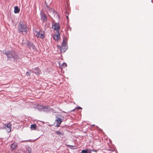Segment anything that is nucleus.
<instances>
[{"label": "nucleus", "instance_id": "nucleus-1", "mask_svg": "<svg viewBox=\"0 0 153 153\" xmlns=\"http://www.w3.org/2000/svg\"><path fill=\"white\" fill-rule=\"evenodd\" d=\"M17 30L18 32L20 33H25V34L27 33V28L26 25L23 21H20L18 26Z\"/></svg>", "mask_w": 153, "mask_h": 153}, {"label": "nucleus", "instance_id": "nucleus-2", "mask_svg": "<svg viewBox=\"0 0 153 153\" xmlns=\"http://www.w3.org/2000/svg\"><path fill=\"white\" fill-rule=\"evenodd\" d=\"M3 53L6 55L8 58H15L16 56L15 52L13 51H5Z\"/></svg>", "mask_w": 153, "mask_h": 153}, {"label": "nucleus", "instance_id": "nucleus-3", "mask_svg": "<svg viewBox=\"0 0 153 153\" xmlns=\"http://www.w3.org/2000/svg\"><path fill=\"white\" fill-rule=\"evenodd\" d=\"M34 34L38 38L39 37L42 39L45 38L44 32L43 30H40L39 31H35Z\"/></svg>", "mask_w": 153, "mask_h": 153}, {"label": "nucleus", "instance_id": "nucleus-4", "mask_svg": "<svg viewBox=\"0 0 153 153\" xmlns=\"http://www.w3.org/2000/svg\"><path fill=\"white\" fill-rule=\"evenodd\" d=\"M52 28L55 31L56 33H59L60 29L59 24L58 23H52Z\"/></svg>", "mask_w": 153, "mask_h": 153}, {"label": "nucleus", "instance_id": "nucleus-5", "mask_svg": "<svg viewBox=\"0 0 153 153\" xmlns=\"http://www.w3.org/2000/svg\"><path fill=\"white\" fill-rule=\"evenodd\" d=\"M41 20L43 22H46L47 21V18L46 15L42 12L40 14Z\"/></svg>", "mask_w": 153, "mask_h": 153}, {"label": "nucleus", "instance_id": "nucleus-6", "mask_svg": "<svg viewBox=\"0 0 153 153\" xmlns=\"http://www.w3.org/2000/svg\"><path fill=\"white\" fill-rule=\"evenodd\" d=\"M34 72L37 75H39L41 74V71L38 67H36L34 68Z\"/></svg>", "mask_w": 153, "mask_h": 153}, {"label": "nucleus", "instance_id": "nucleus-7", "mask_svg": "<svg viewBox=\"0 0 153 153\" xmlns=\"http://www.w3.org/2000/svg\"><path fill=\"white\" fill-rule=\"evenodd\" d=\"M60 50L61 52H65V51L67 49V47L64 46H61L60 47Z\"/></svg>", "mask_w": 153, "mask_h": 153}, {"label": "nucleus", "instance_id": "nucleus-8", "mask_svg": "<svg viewBox=\"0 0 153 153\" xmlns=\"http://www.w3.org/2000/svg\"><path fill=\"white\" fill-rule=\"evenodd\" d=\"M57 34H55L53 36V39L55 40H57L60 38V35L59 33H57Z\"/></svg>", "mask_w": 153, "mask_h": 153}, {"label": "nucleus", "instance_id": "nucleus-9", "mask_svg": "<svg viewBox=\"0 0 153 153\" xmlns=\"http://www.w3.org/2000/svg\"><path fill=\"white\" fill-rule=\"evenodd\" d=\"M17 146V144L16 143H14L11 145L10 147L11 149V150L15 149Z\"/></svg>", "mask_w": 153, "mask_h": 153}, {"label": "nucleus", "instance_id": "nucleus-10", "mask_svg": "<svg viewBox=\"0 0 153 153\" xmlns=\"http://www.w3.org/2000/svg\"><path fill=\"white\" fill-rule=\"evenodd\" d=\"M11 125L10 124V123H7V125L5 127V128L6 127H7L8 128V129H7V131L8 132H9L11 131Z\"/></svg>", "mask_w": 153, "mask_h": 153}, {"label": "nucleus", "instance_id": "nucleus-11", "mask_svg": "<svg viewBox=\"0 0 153 153\" xmlns=\"http://www.w3.org/2000/svg\"><path fill=\"white\" fill-rule=\"evenodd\" d=\"M56 121L57 123V124L56 125V126L57 127L59 126L60 125L61 123L62 120L61 118H58Z\"/></svg>", "mask_w": 153, "mask_h": 153}, {"label": "nucleus", "instance_id": "nucleus-12", "mask_svg": "<svg viewBox=\"0 0 153 153\" xmlns=\"http://www.w3.org/2000/svg\"><path fill=\"white\" fill-rule=\"evenodd\" d=\"M27 45L28 47L30 49H34V46L32 43H30V42H28Z\"/></svg>", "mask_w": 153, "mask_h": 153}, {"label": "nucleus", "instance_id": "nucleus-13", "mask_svg": "<svg viewBox=\"0 0 153 153\" xmlns=\"http://www.w3.org/2000/svg\"><path fill=\"white\" fill-rule=\"evenodd\" d=\"M54 10L52 8H51L49 9V11L48 12V15L50 16L49 13H50V14L52 15L54 14Z\"/></svg>", "mask_w": 153, "mask_h": 153}, {"label": "nucleus", "instance_id": "nucleus-14", "mask_svg": "<svg viewBox=\"0 0 153 153\" xmlns=\"http://www.w3.org/2000/svg\"><path fill=\"white\" fill-rule=\"evenodd\" d=\"M67 40L64 39L62 42V46L67 47Z\"/></svg>", "mask_w": 153, "mask_h": 153}, {"label": "nucleus", "instance_id": "nucleus-15", "mask_svg": "<svg viewBox=\"0 0 153 153\" xmlns=\"http://www.w3.org/2000/svg\"><path fill=\"white\" fill-rule=\"evenodd\" d=\"M20 11L19 9V8L18 6H16L14 8V12L15 13H17L19 12Z\"/></svg>", "mask_w": 153, "mask_h": 153}, {"label": "nucleus", "instance_id": "nucleus-16", "mask_svg": "<svg viewBox=\"0 0 153 153\" xmlns=\"http://www.w3.org/2000/svg\"><path fill=\"white\" fill-rule=\"evenodd\" d=\"M31 128L33 130H35L36 129V125L35 124H33L31 125Z\"/></svg>", "mask_w": 153, "mask_h": 153}, {"label": "nucleus", "instance_id": "nucleus-17", "mask_svg": "<svg viewBox=\"0 0 153 153\" xmlns=\"http://www.w3.org/2000/svg\"><path fill=\"white\" fill-rule=\"evenodd\" d=\"M55 133L59 136L63 135H64L63 133L60 132L59 131H55Z\"/></svg>", "mask_w": 153, "mask_h": 153}, {"label": "nucleus", "instance_id": "nucleus-18", "mask_svg": "<svg viewBox=\"0 0 153 153\" xmlns=\"http://www.w3.org/2000/svg\"><path fill=\"white\" fill-rule=\"evenodd\" d=\"M62 65L63 68H65L67 66V65L65 63H63Z\"/></svg>", "mask_w": 153, "mask_h": 153}, {"label": "nucleus", "instance_id": "nucleus-19", "mask_svg": "<svg viewBox=\"0 0 153 153\" xmlns=\"http://www.w3.org/2000/svg\"><path fill=\"white\" fill-rule=\"evenodd\" d=\"M82 153H87V150H83L82 151Z\"/></svg>", "mask_w": 153, "mask_h": 153}, {"label": "nucleus", "instance_id": "nucleus-20", "mask_svg": "<svg viewBox=\"0 0 153 153\" xmlns=\"http://www.w3.org/2000/svg\"><path fill=\"white\" fill-rule=\"evenodd\" d=\"M26 75L27 76H30V74L29 73V72H26Z\"/></svg>", "mask_w": 153, "mask_h": 153}, {"label": "nucleus", "instance_id": "nucleus-21", "mask_svg": "<svg viewBox=\"0 0 153 153\" xmlns=\"http://www.w3.org/2000/svg\"><path fill=\"white\" fill-rule=\"evenodd\" d=\"M87 153H91V152L90 150H87Z\"/></svg>", "mask_w": 153, "mask_h": 153}, {"label": "nucleus", "instance_id": "nucleus-22", "mask_svg": "<svg viewBox=\"0 0 153 153\" xmlns=\"http://www.w3.org/2000/svg\"><path fill=\"white\" fill-rule=\"evenodd\" d=\"M79 109H81V107H79Z\"/></svg>", "mask_w": 153, "mask_h": 153}, {"label": "nucleus", "instance_id": "nucleus-23", "mask_svg": "<svg viewBox=\"0 0 153 153\" xmlns=\"http://www.w3.org/2000/svg\"><path fill=\"white\" fill-rule=\"evenodd\" d=\"M72 146H70V145L69 146V147H72Z\"/></svg>", "mask_w": 153, "mask_h": 153}, {"label": "nucleus", "instance_id": "nucleus-24", "mask_svg": "<svg viewBox=\"0 0 153 153\" xmlns=\"http://www.w3.org/2000/svg\"><path fill=\"white\" fill-rule=\"evenodd\" d=\"M67 18L68 19V16H67Z\"/></svg>", "mask_w": 153, "mask_h": 153}]
</instances>
